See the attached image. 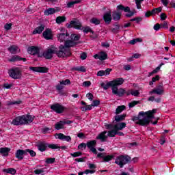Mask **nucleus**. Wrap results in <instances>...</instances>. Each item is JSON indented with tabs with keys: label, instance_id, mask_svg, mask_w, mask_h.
Instances as JSON below:
<instances>
[{
	"label": "nucleus",
	"instance_id": "052dcab7",
	"mask_svg": "<svg viewBox=\"0 0 175 175\" xmlns=\"http://www.w3.org/2000/svg\"><path fill=\"white\" fill-rule=\"evenodd\" d=\"M161 28H162V27H161V25H159V23H157L153 27V29H154V31H158L159 29H161Z\"/></svg>",
	"mask_w": 175,
	"mask_h": 175
},
{
	"label": "nucleus",
	"instance_id": "79ce46f5",
	"mask_svg": "<svg viewBox=\"0 0 175 175\" xmlns=\"http://www.w3.org/2000/svg\"><path fill=\"white\" fill-rule=\"evenodd\" d=\"M120 29V25H113V28H111V32H113V33H117Z\"/></svg>",
	"mask_w": 175,
	"mask_h": 175
},
{
	"label": "nucleus",
	"instance_id": "ddd939ff",
	"mask_svg": "<svg viewBox=\"0 0 175 175\" xmlns=\"http://www.w3.org/2000/svg\"><path fill=\"white\" fill-rule=\"evenodd\" d=\"M86 146L88 148L90 149V151H92L93 154H97L96 148H95V146H96V140H92L90 142H87Z\"/></svg>",
	"mask_w": 175,
	"mask_h": 175
},
{
	"label": "nucleus",
	"instance_id": "13d9d810",
	"mask_svg": "<svg viewBox=\"0 0 175 175\" xmlns=\"http://www.w3.org/2000/svg\"><path fill=\"white\" fill-rule=\"evenodd\" d=\"M60 84H62L63 85H68L70 84V80L66 79L65 81H60Z\"/></svg>",
	"mask_w": 175,
	"mask_h": 175
},
{
	"label": "nucleus",
	"instance_id": "6e6552de",
	"mask_svg": "<svg viewBox=\"0 0 175 175\" xmlns=\"http://www.w3.org/2000/svg\"><path fill=\"white\" fill-rule=\"evenodd\" d=\"M8 75L12 77V79L17 80L20 79L22 76L21 70H20V68L17 67H15L8 71Z\"/></svg>",
	"mask_w": 175,
	"mask_h": 175
},
{
	"label": "nucleus",
	"instance_id": "dca6fc26",
	"mask_svg": "<svg viewBox=\"0 0 175 175\" xmlns=\"http://www.w3.org/2000/svg\"><path fill=\"white\" fill-rule=\"evenodd\" d=\"M24 155H27L26 150H17L15 154L16 158H17L19 161H21V159H24Z\"/></svg>",
	"mask_w": 175,
	"mask_h": 175
},
{
	"label": "nucleus",
	"instance_id": "7c9ffc66",
	"mask_svg": "<svg viewBox=\"0 0 175 175\" xmlns=\"http://www.w3.org/2000/svg\"><path fill=\"white\" fill-rule=\"evenodd\" d=\"M112 16L115 21H118V20H120L121 18V12L114 11L112 13Z\"/></svg>",
	"mask_w": 175,
	"mask_h": 175
},
{
	"label": "nucleus",
	"instance_id": "f03ea898",
	"mask_svg": "<svg viewBox=\"0 0 175 175\" xmlns=\"http://www.w3.org/2000/svg\"><path fill=\"white\" fill-rule=\"evenodd\" d=\"M157 113V109H152L146 112L140 111L138 114V117L134 118L133 121L138 125L142 126H147L151 122L152 118H155L154 113Z\"/></svg>",
	"mask_w": 175,
	"mask_h": 175
},
{
	"label": "nucleus",
	"instance_id": "2f4dec72",
	"mask_svg": "<svg viewBox=\"0 0 175 175\" xmlns=\"http://www.w3.org/2000/svg\"><path fill=\"white\" fill-rule=\"evenodd\" d=\"M64 122L62 121H59L57 123H56L55 124V129L57 130V131H59V129H64Z\"/></svg>",
	"mask_w": 175,
	"mask_h": 175
},
{
	"label": "nucleus",
	"instance_id": "58836bf2",
	"mask_svg": "<svg viewBox=\"0 0 175 175\" xmlns=\"http://www.w3.org/2000/svg\"><path fill=\"white\" fill-rule=\"evenodd\" d=\"M123 110H125V106L121 105L117 107L116 113V114H120V113H122Z\"/></svg>",
	"mask_w": 175,
	"mask_h": 175
},
{
	"label": "nucleus",
	"instance_id": "2eb2a0df",
	"mask_svg": "<svg viewBox=\"0 0 175 175\" xmlns=\"http://www.w3.org/2000/svg\"><path fill=\"white\" fill-rule=\"evenodd\" d=\"M94 58L95 59H100V61H105V59H107V53L105 52H100L94 55Z\"/></svg>",
	"mask_w": 175,
	"mask_h": 175
},
{
	"label": "nucleus",
	"instance_id": "5701e85b",
	"mask_svg": "<svg viewBox=\"0 0 175 175\" xmlns=\"http://www.w3.org/2000/svg\"><path fill=\"white\" fill-rule=\"evenodd\" d=\"M106 133H107V131H103L96 137V139L100 140V142H106V139H107Z\"/></svg>",
	"mask_w": 175,
	"mask_h": 175
},
{
	"label": "nucleus",
	"instance_id": "c85d7f7f",
	"mask_svg": "<svg viewBox=\"0 0 175 175\" xmlns=\"http://www.w3.org/2000/svg\"><path fill=\"white\" fill-rule=\"evenodd\" d=\"M111 72V69L107 68L105 70H100L97 72V76H109Z\"/></svg>",
	"mask_w": 175,
	"mask_h": 175
},
{
	"label": "nucleus",
	"instance_id": "4c0bfd02",
	"mask_svg": "<svg viewBox=\"0 0 175 175\" xmlns=\"http://www.w3.org/2000/svg\"><path fill=\"white\" fill-rule=\"evenodd\" d=\"M90 23H92V24H94L95 25H99L100 24V21L96 18H92L90 20Z\"/></svg>",
	"mask_w": 175,
	"mask_h": 175
},
{
	"label": "nucleus",
	"instance_id": "e433bc0d",
	"mask_svg": "<svg viewBox=\"0 0 175 175\" xmlns=\"http://www.w3.org/2000/svg\"><path fill=\"white\" fill-rule=\"evenodd\" d=\"M66 20V18L65 16H58L56 18V23L57 24H61V23H64Z\"/></svg>",
	"mask_w": 175,
	"mask_h": 175
},
{
	"label": "nucleus",
	"instance_id": "680f3d73",
	"mask_svg": "<svg viewBox=\"0 0 175 175\" xmlns=\"http://www.w3.org/2000/svg\"><path fill=\"white\" fill-rule=\"evenodd\" d=\"M44 172V171L43 170V169H37L34 170L35 174H42V173H43Z\"/></svg>",
	"mask_w": 175,
	"mask_h": 175
},
{
	"label": "nucleus",
	"instance_id": "37998d69",
	"mask_svg": "<svg viewBox=\"0 0 175 175\" xmlns=\"http://www.w3.org/2000/svg\"><path fill=\"white\" fill-rule=\"evenodd\" d=\"M82 111H87L88 110H92V105H86L85 107H82L81 108Z\"/></svg>",
	"mask_w": 175,
	"mask_h": 175
},
{
	"label": "nucleus",
	"instance_id": "cd10ccee",
	"mask_svg": "<svg viewBox=\"0 0 175 175\" xmlns=\"http://www.w3.org/2000/svg\"><path fill=\"white\" fill-rule=\"evenodd\" d=\"M125 126H126V124H125V122H121V123L115 124L113 126V129L116 131H122V129H124Z\"/></svg>",
	"mask_w": 175,
	"mask_h": 175
},
{
	"label": "nucleus",
	"instance_id": "aec40b11",
	"mask_svg": "<svg viewBox=\"0 0 175 175\" xmlns=\"http://www.w3.org/2000/svg\"><path fill=\"white\" fill-rule=\"evenodd\" d=\"M106 24H110L111 23V12L108 11L103 14V17Z\"/></svg>",
	"mask_w": 175,
	"mask_h": 175
},
{
	"label": "nucleus",
	"instance_id": "0e129e2a",
	"mask_svg": "<svg viewBox=\"0 0 175 175\" xmlns=\"http://www.w3.org/2000/svg\"><path fill=\"white\" fill-rule=\"evenodd\" d=\"M139 103L138 101H133L129 104V107H135Z\"/></svg>",
	"mask_w": 175,
	"mask_h": 175
},
{
	"label": "nucleus",
	"instance_id": "7ed1b4c3",
	"mask_svg": "<svg viewBox=\"0 0 175 175\" xmlns=\"http://www.w3.org/2000/svg\"><path fill=\"white\" fill-rule=\"evenodd\" d=\"M35 117L31 115H23L14 118L11 122L12 125H27V124H31Z\"/></svg>",
	"mask_w": 175,
	"mask_h": 175
},
{
	"label": "nucleus",
	"instance_id": "3c124183",
	"mask_svg": "<svg viewBox=\"0 0 175 175\" xmlns=\"http://www.w3.org/2000/svg\"><path fill=\"white\" fill-rule=\"evenodd\" d=\"M161 12H162V7H159L158 8H154L152 10V13H154V14H157V13H161Z\"/></svg>",
	"mask_w": 175,
	"mask_h": 175
},
{
	"label": "nucleus",
	"instance_id": "a18cd8bd",
	"mask_svg": "<svg viewBox=\"0 0 175 175\" xmlns=\"http://www.w3.org/2000/svg\"><path fill=\"white\" fill-rule=\"evenodd\" d=\"M159 80V75H156L155 77L152 78V81L149 83L150 85H152L155 81Z\"/></svg>",
	"mask_w": 175,
	"mask_h": 175
},
{
	"label": "nucleus",
	"instance_id": "6e6d98bb",
	"mask_svg": "<svg viewBox=\"0 0 175 175\" xmlns=\"http://www.w3.org/2000/svg\"><path fill=\"white\" fill-rule=\"evenodd\" d=\"M137 42H142V39L140 38H135L129 42L130 44H135L137 43Z\"/></svg>",
	"mask_w": 175,
	"mask_h": 175
},
{
	"label": "nucleus",
	"instance_id": "ea45409f",
	"mask_svg": "<svg viewBox=\"0 0 175 175\" xmlns=\"http://www.w3.org/2000/svg\"><path fill=\"white\" fill-rule=\"evenodd\" d=\"M76 3H80V0H76V1H70L68 3L67 8H72L73 5H76Z\"/></svg>",
	"mask_w": 175,
	"mask_h": 175
},
{
	"label": "nucleus",
	"instance_id": "a878e982",
	"mask_svg": "<svg viewBox=\"0 0 175 175\" xmlns=\"http://www.w3.org/2000/svg\"><path fill=\"white\" fill-rule=\"evenodd\" d=\"M8 51L11 54H17V53H20V49H18V46L16 45H12L10 48H8Z\"/></svg>",
	"mask_w": 175,
	"mask_h": 175
},
{
	"label": "nucleus",
	"instance_id": "a19ab883",
	"mask_svg": "<svg viewBox=\"0 0 175 175\" xmlns=\"http://www.w3.org/2000/svg\"><path fill=\"white\" fill-rule=\"evenodd\" d=\"M161 70V66L157 67L154 70H153L152 72H149L148 77L152 76V75H155V73H158Z\"/></svg>",
	"mask_w": 175,
	"mask_h": 175
},
{
	"label": "nucleus",
	"instance_id": "de8ad7c7",
	"mask_svg": "<svg viewBox=\"0 0 175 175\" xmlns=\"http://www.w3.org/2000/svg\"><path fill=\"white\" fill-rule=\"evenodd\" d=\"M28 152H29V154H30L31 157L36 156V152H35V151H33L32 150L27 149L26 150V155H27Z\"/></svg>",
	"mask_w": 175,
	"mask_h": 175
},
{
	"label": "nucleus",
	"instance_id": "9d476101",
	"mask_svg": "<svg viewBox=\"0 0 175 175\" xmlns=\"http://www.w3.org/2000/svg\"><path fill=\"white\" fill-rule=\"evenodd\" d=\"M118 85H115L112 88V94L113 95H117V96H124L125 95V89L124 88H119Z\"/></svg>",
	"mask_w": 175,
	"mask_h": 175
},
{
	"label": "nucleus",
	"instance_id": "49530a36",
	"mask_svg": "<svg viewBox=\"0 0 175 175\" xmlns=\"http://www.w3.org/2000/svg\"><path fill=\"white\" fill-rule=\"evenodd\" d=\"M144 0H135V4L137 6V9H142V3Z\"/></svg>",
	"mask_w": 175,
	"mask_h": 175
},
{
	"label": "nucleus",
	"instance_id": "4d7b16f0",
	"mask_svg": "<svg viewBox=\"0 0 175 175\" xmlns=\"http://www.w3.org/2000/svg\"><path fill=\"white\" fill-rule=\"evenodd\" d=\"M12 25H13L12 23H6L4 25V28L6 31H9V30L12 29Z\"/></svg>",
	"mask_w": 175,
	"mask_h": 175
},
{
	"label": "nucleus",
	"instance_id": "0eeeda50",
	"mask_svg": "<svg viewBox=\"0 0 175 175\" xmlns=\"http://www.w3.org/2000/svg\"><path fill=\"white\" fill-rule=\"evenodd\" d=\"M60 29L63 33H60L57 34L58 41L60 42V43H62V42H65L66 44L67 42H71L69 40H66V39H69V33H68V32L65 31V29L61 28ZM66 44H64V46H63L66 47Z\"/></svg>",
	"mask_w": 175,
	"mask_h": 175
},
{
	"label": "nucleus",
	"instance_id": "338daca9",
	"mask_svg": "<svg viewBox=\"0 0 175 175\" xmlns=\"http://www.w3.org/2000/svg\"><path fill=\"white\" fill-rule=\"evenodd\" d=\"M154 14V12H152V11H148L145 13V17H150V16H152Z\"/></svg>",
	"mask_w": 175,
	"mask_h": 175
},
{
	"label": "nucleus",
	"instance_id": "f3484780",
	"mask_svg": "<svg viewBox=\"0 0 175 175\" xmlns=\"http://www.w3.org/2000/svg\"><path fill=\"white\" fill-rule=\"evenodd\" d=\"M56 139L59 140H65L66 142H72V138L69 135H65L63 133H57L55 135Z\"/></svg>",
	"mask_w": 175,
	"mask_h": 175
},
{
	"label": "nucleus",
	"instance_id": "39448f33",
	"mask_svg": "<svg viewBox=\"0 0 175 175\" xmlns=\"http://www.w3.org/2000/svg\"><path fill=\"white\" fill-rule=\"evenodd\" d=\"M124 80L123 78H117L116 79L107 82V84L102 83L101 87L103 90H109V88L111 87L112 90L115 85H122V84H124Z\"/></svg>",
	"mask_w": 175,
	"mask_h": 175
},
{
	"label": "nucleus",
	"instance_id": "f704fd0d",
	"mask_svg": "<svg viewBox=\"0 0 175 175\" xmlns=\"http://www.w3.org/2000/svg\"><path fill=\"white\" fill-rule=\"evenodd\" d=\"M4 173H8L9 174H16V172L14 168H8L3 170Z\"/></svg>",
	"mask_w": 175,
	"mask_h": 175
},
{
	"label": "nucleus",
	"instance_id": "423d86ee",
	"mask_svg": "<svg viewBox=\"0 0 175 175\" xmlns=\"http://www.w3.org/2000/svg\"><path fill=\"white\" fill-rule=\"evenodd\" d=\"M129 161H131V157L129 156H119L116 158L115 163L120 167H124V165H126Z\"/></svg>",
	"mask_w": 175,
	"mask_h": 175
},
{
	"label": "nucleus",
	"instance_id": "f257e3e1",
	"mask_svg": "<svg viewBox=\"0 0 175 175\" xmlns=\"http://www.w3.org/2000/svg\"><path fill=\"white\" fill-rule=\"evenodd\" d=\"M73 46H75V42L67 41L66 42V47L64 45H61L58 51V48L54 45H51L43 52L42 55L46 59L53 58V54H57L59 58H65V57H69L70 55V49L69 48L73 47Z\"/></svg>",
	"mask_w": 175,
	"mask_h": 175
},
{
	"label": "nucleus",
	"instance_id": "1a4fd4ad",
	"mask_svg": "<svg viewBox=\"0 0 175 175\" xmlns=\"http://www.w3.org/2000/svg\"><path fill=\"white\" fill-rule=\"evenodd\" d=\"M51 110L55 111V113H57V114H61L64 111H65V110L66 109V107H64L61 104L57 103V104H55V105H52L51 106Z\"/></svg>",
	"mask_w": 175,
	"mask_h": 175
},
{
	"label": "nucleus",
	"instance_id": "69168bd1",
	"mask_svg": "<svg viewBox=\"0 0 175 175\" xmlns=\"http://www.w3.org/2000/svg\"><path fill=\"white\" fill-rule=\"evenodd\" d=\"M87 147V144L84 143H81L78 146L79 150H83V148H85Z\"/></svg>",
	"mask_w": 175,
	"mask_h": 175
},
{
	"label": "nucleus",
	"instance_id": "c03bdc74",
	"mask_svg": "<svg viewBox=\"0 0 175 175\" xmlns=\"http://www.w3.org/2000/svg\"><path fill=\"white\" fill-rule=\"evenodd\" d=\"M125 118V116L121 115V116H117L115 117V120H116L117 122H120V121H122Z\"/></svg>",
	"mask_w": 175,
	"mask_h": 175
},
{
	"label": "nucleus",
	"instance_id": "09e8293b",
	"mask_svg": "<svg viewBox=\"0 0 175 175\" xmlns=\"http://www.w3.org/2000/svg\"><path fill=\"white\" fill-rule=\"evenodd\" d=\"M131 94L133 96H139L140 95V92L138 90H131Z\"/></svg>",
	"mask_w": 175,
	"mask_h": 175
},
{
	"label": "nucleus",
	"instance_id": "9b49d317",
	"mask_svg": "<svg viewBox=\"0 0 175 175\" xmlns=\"http://www.w3.org/2000/svg\"><path fill=\"white\" fill-rule=\"evenodd\" d=\"M97 158H100V159H103V162H110L113 158H114V155H107L106 153H98L97 154Z\"/></svg>",
	"mask_w": 175,
	"mask_h": 175
},
{
	"label": "nucleus",
	"instance_id": "b1692460",
	"mask_svg": "<svg viewBox=\"0 0 175 175\" xmlns=\"http://www.w3.org/2000/svg\"><path fill=\"white\" fill-rule=\"evenodd\" d=\"M48 148V144L46 143L45 142H40L38 144V148L40 151H46V148Z\"/></svg>",
	"mask_w": 175,
	"mask_h": 175
},
{
	"label": "nucleus",
	"instance_id": "5fc2aeb1",
	"mask_svg": "<svg viewBox=\"0 0 175 175\" xmlns=\"http://www.w3.org/2000/svg\"><path fill=\"white\" fill-rule=\"evenodd\" d=\"M100 104V101H99V100H93L91 105L93 107H95L96 106H99Z\"/></svg>",
	"mask_w": 175,
	"mask_h": 175
},
{
	"label": "nucleus",
	"instance_id": "20e7f679",
	"mask_svg": "<svg viewBox=\"0 0 175 175\" xmlns=\"http://www.w3.org/2000/svg\"><path fill=\"white\" fill-rule=\"evenodd\" d=\"M68 28H75V29H80L81 31H83L85 32V33H88V32H92V30L90 27H83V25H81V23L78 21H71L70 22V24L67 26Z\"/></svg>",
	"mask_w": 175,
	"mask_h": 175
},
{
	"label": "nucleus",
	"instance_id": "c756f323",
	"mask_svg": "<svg viewBox=\"0 0 175 175\" xmlns=\"http://www.w3.org/2000/svg\"><path fill=\"white\" fill-rule=\"evenodd\" d=\"M54 13H57L55 8H48L44 12V16H50L51 14H54Z\"/></svg>",
	"mask_w": 175,
	"mask_h": 175
},
{
	"label": "nucleus",
	"instance_id": "8fccbe9b",
	"mask_svg": "<svg viewBox=\"0 0 175 175\" xmlns=\"http://www.w3.org/2000/svg\"><path fill=\"white\" fill-rule=\"evenodd\" d=\"M140 57H142V55H140L139 53H135L131 57H129L128 59V61L131 62V61H132V58L137 59V58H140Z\"/></svg>",
	"mask_w": 175,
	"mask_h": 175
},
{
	"label": "nucleus",
	"instance_id": "473e14b6",
	"mask_svg": "<svg viewBox=\"0 0 175 175\" xmlns=\"http://www.w3.org/2000/svg\"><path fill=\"white\" fill-rule=\"evenodd\" d=\"M71 38V42H72L73 43H75V44L73 46H76V41L79 40V39H80V36L79 35H76V34H71L70 36Z\"/></svg>",
	"mask_w": 175,
	"mask_h": 175
},
{
	"label": "nucleus",
	"instance_id": "393cba45",
	"mask_svg": "<svg viewBox=\"0 0 175 175\" xmlns=\"http://www.w3.org/2000/svg\"><path fill=\"white\" fill-rule=\"evenodd\" d=\"M44 31V25H41L40 26L37 27L32 32L33 35H36V33L40 34Z\"/></svg>",
	"mask_w": 175,
	"mask_h": 175
},
{
	"label": "nucleus",
	"instance_id": "bb28decb",
	"mask_svg": "<svg viewBox=\"0 0 175 175\" xmlns=\"http://www.w3.org/2000/svg\"><path fill=\"white\" fill-rule=\"evenodd\" d=\"M9 152H10V148H0V154H2L3 157H8L9 155Z\"/></svg>",
	"mask_w": 175,
	"mask_h": 175
},
{
	"label": "nucleus",
	"instance_id": "4be33fe9",
	"mask_svg": "<svg viewBox=\"0 0 175 175\" xmlns=\"http://www.w3.org/2000/svg\"><path fill=\"white\" fill-rule=\"evenodd\" d=\"M29 54L31 55H35L36 54H39V48L36 46H31L27 49Z\"/></svg>",
	"mask_w": 175,
	"mask_h": 175
},
{
	"label": "nucleus",
	"instance_id": "f8f14e48",
	"mask_svg": "<svg viewBox=\"0 0 175 175\" xmlns=\"http://www.w3.org/2000/svg\"><path fill=\"white\" fill-rule=\"evenodd\" d=\"M152 94H157V95H163L165 94V88H163V86L162 85H159L149 92L150 95H152Z\"/></svg>",
	"mask_w": 175,
	"mask_h": 175
},
{
	"label": "nucleus",
	"instance_id": "774afa93",
	"mask_svg": "<svg viewBox=\"0 0 175 175\" xmlns=\"http://www.w3.org/2000/svg\"><path fill=\"white\" fill-rule=\"evenodd\" d=\"M83 85L84 87H90L91 85V81H84L83 83Z\"/></svg>",
	"mask_w": 175,
	"mask_h": 175
},
{
	"label": "nucleus",
	"instance_id": "e2e57ef3",
	"mask_svg": "<svg viewBox=\"0 0 175 175\" xmlns=\"http://www.w3.org/2000/svg\"><path fill=\"white\" fill-rule=\"evenodd\" d=\"M80 155H81V153L80 152L71 153V157H73V158H77V157H80Z\"/></svg>",
	"mask_w": 175,
	"mask_h": 175
},
{
	"label": "nucleus",
	"instance_id": "864d4df0",
	"mask_svg": "<svg viewBox=\"0 0 175 175\" xmlns=\"http://www.w3.org/2000/svg\"><path fill=\"white\" fill-rule=\"evenodd\" d=\"M54 162H55V158H48L46 160V163L48 164L54 163Z\"/></svg>",
	"mask_w": 175,
	"mask_h": 175
},
{
	"label": "nucleus",
	"instance_id": "4468645a",
	"mask_svg": "<svg viewBox=\"0 0 175 175\" xmlns=\"http://www.w3.org/2000/svg\"><path fill=\"white\" fill-rule=\"evenodd\" d=\"M30 70L38 72L39 73H47L49 68L46 67H29Z\"/></svg>",
	"mask_w": 175,
	"mask_h": 175
},
{
	"label": "nucleus",
	"instance_id": "c9c22d12",
	"mask_svg": "<svg viewBox=\"0 0 175 175\" xmlns=\"http://www.w3.org/2000/svg\"><path fill=\"white\" fill-rule=\"evenodd\" d=\"M116 135H117V130L114 128L113 130L108 131V136L109 137H114V136H116Z\"/></svg>",
	"mask_w": 175,
	"mask_h": 175
},
{
	"label": "nucleus",
	"instance_id": "603ef678",
	"mask_svg": "<svg viewBox=\"0 0 175 175\" xmlns=\"http://www.w3.org/2000/svg\"><path fill=\"white\" fill-rule=\"evenodd\" d=\"M161 28H164L165 29H169V24L167 21H164L163 23L161 24Z\"/></svg>",
	"mask_w": 175,
	"mask_h": 175
},
{
	"label": "nucleus",
	"instance_id": "a211bd4d",
	"mask_svg": "<svg viewBox=\"0 0 175 175\" xmlns=\"http://www.w3.org/2000/svg\"><path fill=\"white\" fill-rule=\"evenodd\" d=\"M56 139L59 140H65L66 142H72V138L69 135H65L63 133H57L55 135Z\"/></svg>",
	"mask_w": 175,
	"mask_h": 175
},
{
	"label": "nucleus",
	"instance_id": "bf43d9fd",
	"mask_svg": "<svg viewBox=\"0 0 175 175\" xmlns=\"http://www.w3.org/2000/svg\"><path fill=\"white\" fill-rule=\"evenodd\" d=\"M75 70H78L79 72H86L85 67L81 66L75 68Z\"/></svg>",
	"mask_w": 175,
	"mask_h": 175
},
{
	"label": "nucleus",
	"instance_id": "412c9836",
	"mask_svg": "<svg viewBox=\"0 0 175 175\" xmlns=\"http://www.w3.org/2000/svg\"><path fill=\"white\" fill-rule=\"evenodd\" d=\"M10 62H17V61H23L25 62L27 61L26 58H22L18 55H13L10 59H8Z\"/></svg>",
	"mask_w": 175,
	"mask_h": 175
},
{
	"label": "nucleus",
	"instance_id": "6ab92c4d",
	"mask_svg": "<svg viewBox=\"0 0 175 175\" xmlns=\"http://www.w3.org/2000/svg\"><path fill=\"white\" fill-rule=\"evenodd\" d=\"M43 38L46 40H50L53 39V31L51 29H46L42 33Z\"/></svg>",
	"mask_w": 175,
	"mask_h": 175
},
{
	"label": "nucleus",
	"instance_id": "72a5a7b5",
	"mask_svg": "<svg viewBox=\"0 0 175 175\" xmlns=\"http://www.w3.org/2000/svg\"><path fill=\"white\" fill-rule=\"evenodd\" d=\"M48 148H51V150H59L61 147L58 146V144H48Z\"/></svg>",
	"mask_w": 175,
	"mask_h": 175
}]
</instances>
